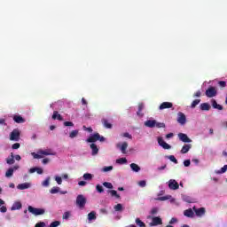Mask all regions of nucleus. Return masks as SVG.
I'll return each mask as SVG.
<instances>
[{
	"instance_id": "obj_1",
	"label": "nucleus",
	"mask_w": 227,
	"mask_h": 227,
	"mask_svg": "<svg viewBox=\"0 0 227 227\" xmlns=\"http://www.w3.org/2000/svg\"><path fill=\"white\" fill-rule=\"evenodd\" d=\"M97 141L104 143V141H106V137H101L98 133H94L89 138L86 139V143H97Z\"/></svg>"
},
{
	"instance_id": "obj_2",
	"label": "nucleus",
	"mask_w": 227,
	"mask_h": 227,
	"mask_svg": "<svg viewBox=\"0 0 227 227\" xmlns=\"http://www.w3.org/2000/svg\"><path fill=\"white\" fill-rule=\"evenodd\" d=\"M87 200L84 195L80 194L76 197V205L79 207V208H84L86 207Z\"/></svg>"
},
{
	"instance_id": "obj_3",
	"label": "nucleus",
	"mask_w": 227,
	"mask_h": 227,
	"mask_svg": "<svg viewBox=\"0 0 227 227\" xmlns=\"http://www.w3.org/2000/svg\"><path fill=\"white\" fill-rule=\"evenodd\" d=\"M28 212L33 214V215H43L45 214V209L33 207V206H28Z\"/></svg>"
},
{
	"instance_id": "obj_4",
	"label": "nucleus",
	"mask_w": 227,
	"mask_h": 227,
	"mask_svg": "<svg viewBox=\"0 0 227 227\" xmlns=\"http://www.w3.org/2000/svg\"><path fill=\"white\" fill-rule=\"evenodd\" d=\"M19 139H20V131H19V129H13L10 134V140L19 141Z\"/></svg>"
},
{
	"instance_id": "obj_5",
	"label": "nucleus",
	"mask_w": 227,
	"mask_h": 227,
	"mask_svg": "<svg viewBox=\"0 0 227 227\" xmlns=\"http://www.w3.org/2000/svg\"><path fill=\"white\" fill-rule=\"evenodd\" d=\"M158 145L161 146L164 150H171V145H169L166 141H164V138L162 137H158Z\"/></svg>"
},
{
	"instance_id": "obj_6",
	"label": "nucleus",
	"mask_w": 227,
	"mask_h": 227,
	"mask_svg": "<svg viewBox=\"0 0 227 227\" xmlns=\"http://www.w3.org/2000/svg\"><path fill=\"white\" fill-rule=\"evenodd\" d=\"M215 95H217V90H215V87H209L206 90V96L208 98H213V97H215Z\"/></svg>"
},
{
	"instance_id": "obj_7",
	"label": "nucleus",
	"mask_w": 227,
	"mask_h": 227,
	"mask_svg": "<svg viewBox=\"0 0 227 227\" xmlns=\"http://www.w3.org/2000/svg\"><path fill=\"white\" fill-rule=\"evenodd\" d=\"M177 122H179L180 125H185V123H187V117H185V114L182 112L177 114Z\"/></svg>"
},
{
	"instance_id": "obj_8",
	"label": "nucleus",
	"mask_w": 227,
	"mask_h": 227,
	"mask_svg": "<svg viewBox=\"0 0 227 227\" xmlns=\"http://www.w3.org/2000/svg\"><path fill=\"white\" fill-rule=\"evenodd\" d=\"M150 226H160L162 224V218L160 216L152 217V223H149Z\"/></svg>"
},
{
	"instance_id": "obj_9",
	"label": "nucleus",
	"mask_w": 227,
	"mask_h": 227,
	"mask_svg": "<svg viewBox=\"0 0 227 227\" xmlns=\"http://www.w3.org/2000/svg\"><path fill=\"white\" fill-rule=\"evenodd\" d=\"M168 187L171 189V191H176L177 189L180 188V184L176 182V180L170 179L168 181Z\"/></svg>"
},
{
	"instance_id": "obj_10",
	"label": "nucleus",
	"mask_w": 227,
	"mask_h": 227,
	"mask_svg": "<svg viewBox=\"0 0 227 227\" xmlns=\"http://www.w3.org/2000/svg\"><path fill=\"white\" fill-rule=\"evenodd\" d=\"M20 167L19 165L14 166L13 168H8V170L5 172L6 178H12L13 176V172L17 171Z\"/></svg>"
},
{
	"instance_id": "obj_11",
	"label": "nucleus",
	"mask_w": 227,
	"mask_h": 227,
	"mask_svg": "<svg viewBox=\"0 0 227 227\" xmlns=\"http://www.w3.org/2000/svg\"><path fill=\"white\" fill-rule=\"evenodd\" d=\"M193 210H194L197 217H203V215H205V214L207 212L205 207L196 208V207H193Z\"/></svg>"
},
{
	"instance_id": "obj_12",
	"label": "nucleus",
	"mask_w": 227,
	"mask_h": 227,
	"mask_svg": "<svg viewBox=\"0 0 227 227\" xmlns=\"http://www.w3.org/2000/svg\"><path fill=\"white\" fill-rule=\"evenodd\" d=\"M178 137L183 143H192V140L185 133H179Z\"/></svg>"
},
{
	"instance_id": "obj_13",
	"label": "nucleus",
	"mask_w": 227,
	"mask_h": 227,
	"mask_svg": "<svg viewBox=\"0 0 227 227\" xmlns=\"http://www.w3.org/2000/svg\"><path fill=\"white\" fill-rule=\"evenodd\" d=\"M173 107V103L171 102H163L160 105V111H163V109H171Z\"/></svg>"
},
{
	"instance_id": "obj_14",
	"label": "nucleus",
	"mask_w": 227,
	"mask_h": 227,
	"mask_svg": "<svg viewBox=\"0 0 227 227\" xmlns=\"http://www.w3.org/2000/svg\"><path fill=\"white\" fill-rule=\"evenodd\" d=\"M145 127H148L149 129H153L155 125H157V121L155 120H148L145 122Z\"/></svg>"
},
{
	"instance_id": "obj_15",
	"label": "nucleus",
	"mask_w": 227,
	"mask_h": 227,
	"mask_svg": "<svg viewBox=\"0 0 227 227\" xmlns=\"http://www.w3.org/2000/svg\"><path fill=\"white\" fill-rule=\"evenodd\" d=\"M36 172H37V175H43V168L35 167L29 169V173H36Z\"/></svg>"
},
{
	"instance_id": "obj_16",
	"label": "nucleus",
	"mask_w": 227,
	"mask_h": 227,
	"mask_svg": "<svg viewBox=\"0 0 227 227\" xmlns=\"http://www.w3.org/2000/svg\"><path fill=\"white\" fill-rule=\"evenodd\" d=\"M22 208V203L20 201H16L13 203L11 210H20Z\"/></svg>"
},
{
	"instance_id": "obj_17",
	"label": "nucleus",
	"mask_w": 227,
	"mask_h": 227,
	"mask_svg": "<svg viewBox=\"0 0 227 227\" xmlns=\"http://www.w3.org/2000/svg\"><path fill=\"white\" fill-rule=\"evenodd\" d=\"M211 104L214 109H217L218 111H223V106L217 104V101H215V99H212Z\"/></svg>"
},
{
	"instance_id": "obj_18",
	"label": "nucleus",
	"mask_w": 227,
	"mask_h": 227,
	"mask_svg": "<svg viewBox=\"0 0 227 227\" xmlns=\"http://www.w3.org/2000/svg\"><path fill=\"white\" fill-rule=\"evenodd\" d=\"M13 121L15 123H24V121H26V120L20 115H14Z\"/></svg>"
},
{
	"instance_id": "obj_19",
	"label": "nucleus",
	"mask_w": 227,
	"mask_h": 227,
	"mask_svg": "<svg viewBox=\"0 0 227 227\" xmlns=\"http://www.w3.org/2000/svg\"><path fill=\"white\" fill-rule=\"evenodd\" d=\"M52 120H59V121H63V117L58 111H54L52 114Z\"/></svg>"
},
{
	"instance_id": "obj_20",
	"label": "nucleus",
	"mask_w": 227,
	"mask_h": 227,
	"mask_svg": "<svg viewBox=\"0 0 227 227\" xmlns=\"http://www.w3.org/2000/svg\"><path fill=\"white\" fill-rule=\"evenodd\" d=\"M184 215L185 217H194V211L192 208L186 209L184 211Z\"/></svg>"
},
{
	"instance_id": "obj_21",
	"label": "nucleus",
	"mask_w": 227,
	"mask_h": 227,
	"mask_svg": "<svg viewBox=\"0 0 227 227\" xmlns=\"http://www.w3.org/2000/svg\"><path fill=\"white\" fill-rule=\"evenodd\" d=\"M130 168L132 169V171H134L135 173H139V171H141V167H139V165L136 164V163H131L130 164Z\"/></svg>"
},
{
	"instance_id": "obj_22",
	"label": "nucleus",
	"mask_w": 227,
	"mask_h": 227,
	"mask_svg": "<svg viewBox=\"0 0 227 227\" xmlns=\"http://www.w3.org/2000/svg\"><path fill=\"white\" fill-rule=\"evenodd\" d=\"M191 148H192L191 144L184 145L181 149V153H187Z\"/></svg>"
},
{
	"instance_id": "obj_23",
	"label": "nucleus",
	"mask_w": 227,
	"mask_h": 227,
	"mask_svg": "<svg viewBox=\"0 0 227 227\" xmlns=\"http://www.w3.org/2000/svg\"><path fill=\"white\" fill-rule=\"evenodd\" d=\"M90 150H92L91 155L98 154V147L95 144L90 145Z\"/></svg>"
},
{
	"instance_id": "obj_24",
	"label": "nucleus",
	"mask_w": 227,
	"mask_h": 227,
	"mask_svg": "<svg viewBox=\"0 0 227 227\" xmlns=\"http://www.w3.org/2000/svg\"><path fill=\"white\" fill-rule=\"evenodd\" d=\"M17 189H20V191H24L25 189H29V183L20 184L17 186Z\"/></svg>"
},
{
	"instance_id": "obj_25",
	"label": "nucleus",
	"mask_w": 227,
	"mask_h": 227,
	"mask_svg": "<svg viewBox=\"0 0 227 227\" xmlns=\"http://www.w3.org/2000/svg\"><path fill=\"white\" fill-rule=\"evenodd\" d=\"M102 123L106 129H113V124L107 119H102Z\"/></svg>"
},
{
	"instance_id": "obj_26",
	"label": "nucleus",
	"mask_w": 227,
	"mask_h": 227,
	"mask_svg": "<svg viewBox=\"0 0 227 227\" xmlns=\"http://www.w3.org/2000/svg\"><path fill=\"white\" fill-rule=\"evenodd\" d=\"M38 153H40V155H54V153H52V150H51V149H47L45 151L41 150V151H39Z\"/></svg>"
},
{
	"instance_id": "obj_27",
	"label": "nucleus",
	"mask_w": 227,
	"mask_h": 227,
	"mask_svg": "<svg viewBox=\"0 0 227 227\" xmlns=\"http://www.w3.org/2000/svg\"><path fill=\"white\" fill-rule=\"evenodd\" d=\"M120 148L121 153H127V148H129V144L127 142H123Z\"/></svg>"
},
{
	"instance_id": "obj_28",
	"label": "nucleus",
	"mask_w": 227,
	"mask_h": 227,
	"mask_svg": "<svg viewBox=\"0 0 227 227\" xmlns=\"http://www.w3.org/2000/svg\"><path fill=\"white\" fill-rule=\"evenodd\" d=\"M201 111H210V104L208 103H202L200 105Z\"/></svg>"
},
{
	"instance_id": "obj_29",
	"label": "nucleus",
	"mask_w": 227,
	"mask_h": 227,
	"mask_svg": "<svg viewBox=\"0 0 227 227\" xmlns=\"http://www.w3.org/2000/svg\"><path fill=\"white\" fill-rule=\"evenodd\" d=\"M95 219H97V213H95V211H91L90 213L88 214L89 221H93Z\"/></svg>"
},
{
	"instance_id": "obj_30",
	"label": "nucleus",
	"mask_w": 227,
	"mask_h": 227,
	"mask_svg": "<svg viewBox=\"0 0 227 227\" xmlns=\"http://www.w3.org/2000/svg\"><path fill=\"white\" fill-rule=\"evenodd\" d=\"M72 213L70 211H66L62 215V219L68 221V219H70Z\"/></svg>"
},
{
	"instance_id": "obj_31",
	"label": "nucleus",
	"mask_w": 227,
	"mask_h": 227,
	"mask_svg": "<svg viewBox=\"0 0 227 227\" xmlns=\"http://www.w3.org/2000/svg\"><path fill=\"white\" fill-rule=\"evenodd\" d=\"M6 162L9 165L15 164V156H13V153H11V158L7 159Z\"/></svg>"
},
{
	"instance_id": "obj_32",
	"label": "nucleus",
	"mask_w": 227,
	"mask_h": 227,
	"mask_svg": "<svg viewBox=\"0 0 227 227\" xmlns=\"http://www.w3.org/2000/svg\"><path fill=\"white\" fill-rule=\"evenodd\" d=\"M109 193H111V196L113 198H117V200H120V194H118V192H116L115 190H110L108 191Z\"/></svg>"
},
{
	"instance_id": "obj_33",
	"label": "nucleus",
	"mask_w": 227,
	"mask_h": 227,
	"mask_svg": "<svg viewBox=\"0 0 227 227\" xmlns=\"http://www.w3.org/2000/svg\"><path fill=\"white\" fill-rule=\"evenodd\" d=\"M77 136H79V130L77 129L71 131L69 134V137L71 139H74V137H77Z\"/></svg>"
},
{
	"instance_id": "obj_34",
	"label": "nucleus",
	"mask_w": 227,
	"mask_h": 227,
	"mask_svg": "<svg viewBox=\"0 0 227 227\" xmlns=\"http://www.w3.org/2000/svg\"><path fill=\"white\" fill-rule=\"evenodd\" d=\"M135 222H136L137 226L146 227V224L143 221H141V219H139V218H137Z\"/></svg>"
},
{
	"instance_id": "obj_35",
	"label": "nucleus",
	"mask_w": 227,
	"mask_h": 227,
	"mask_svg": "<svg viewBox=\"0 0 227 227\" xmlns=\"http://www.w3.org/2000/svg\"><path fill=\"white\" fill-rule=\"evenodd\" d=\"M83 180H93V174H90V173H85L83 175Z\"/></svg>"
},
{
	"instance_id": "obj_36",
	"label": "nucleus",
	"mask_w": 227,
	"mask_h": 227,
	"mask_svg": "<svg viewBox=\"0 0 227 227\" xmlns=\"http://www.w3.org/2000/svg\"><path fill=\"white\" fill-rule=\"evenodd\" d=\"M51 194H58L59 192V187L54 186L50 190Z\"/></svg>"
},
{
	"instance_id": "obj_37",
	"label": "nucleus",
	"mask_w": 227,
	"mask_h": 227,
	"mask_svg": "<svg viewBox=\"0 0 227 227\" xmlns=\"http://www.w3.org/2000/svg\"><path fill=\"white\" fill-rule=\"evenodd\" d=\"M227 171V165H224L220 170L216 171L217 175H223V173H226Z\"/></svg>"
},
{
	"instance_id": "obj_38",
	"label": "nucleus",
	"mask_w": 227,
	"mask_h": 227,
	"mask_svg": "<svg viewBox=\"0 0 227 227\" xmlns=\"http://www.w3.org/2000/svg\"><path fill=\"white\" fill-rule=\"evenodd\" d=\"M114 208L115 212H121V210H123V206L121 204H117Z\"/></svg>"
},
{
	"instance_id": "obj_39",
	"label": "nucleus",
	"mask_w": 227,
	"mask_h": 227,
	"mask_svg": "<svg viewBox=\"0 0 227 227\" xmlns=\"http://www.w3.org/2000/svg\"><path fill=\"white\" fill-rule=\"evenodd\" d=\"M117 164H127V158H120L116 160Z\"/></svg>"
},
{
	"instance_id": "obj_40",
	"label": "nucleus",
	"mask_w": 227,
	"mask_h": 227,
	"mask_svg": "<svg viewBox=\"0 0 227 227\" xmlns=\"http://www.w3.org/2000/svg\"><path fill=\"white\" fill-rule=\"evenodd\" d=\"M155 127H157V129H166V124L164 122L156 121Z\"/></svg>"
},
{
	"instance_id": "obj_41",
	"label": "nucleus",
	"mask_w": 227,
	"mask_h": 227,
	"mask_svg": "<svg viewBox=\"0 0 227 227\" xmlns=\"http://www.w3.org/2000/svg\"><path fill=\"white\" fill-rule=\"evenodd\" d=\"M200 102H201L200 99H195L192 101V105H191V107L192 109H194V107H196V106H198V104H200Z\"/></svg>"
},
{
	"instance_id": "obj_42",
	"label": "nucleus",
	"mask_w": 227,
	"mask_h": 227,
	"mask_svg": "<svg viewBox=\"0 0 227 227\" xmlns=\"http://www.w3.org/2000/svg\"><path fill=\"white\" fill-rule=\"evenodd\" d=\"M96 191H98L99 192V194H102V192H104V187H102V185H100V184H97Z\"/></svg>"
},
{
	"instance_id": "obj_43",
	"label": "nucleus",
	"mask_w": 227,
	"mask_h": 227,
	"mask_svg": "<svg viewBox=\"0 0 227 227\" xmlns=\"http://www.w3.org/2000/svg\"><path fill=\"white\" fill-rule=\"evenodd\" d=\"M144 108H145V106L143 104L138 105V111L137 112V114L138 116H141V111H143Z\"/></svg>"
},
{
	"instance_id": "obj_44",
	"label": "nucleus",
	"mask_w": 227,
	"mask_h": 227,
	"mask_svg": "<svg viewBox=\"0 0 227 227\" xmlns=\"http://www.w3.org/2000/svg\"><path fill=\"white\" fill-rule=\"evenodd\" d=\"M104 187H106V189H113V184L109 183V182H104L103 183Z\"/></svg>"
},
{
	"instance_id": "obj_45",
	"label": "nucleus",
	"mask_w": 227,
	"mask_h": 227,
	"mask_svg": "<svg viewBox=\"0 0 227 227\" xmlns=\"http://www.w3.org/2000/svg\"><path fill=\"white\" fill-rule=\"evenodd\" d=\"M50 182H51V177L46 178V179L43 182V187H49Z\"/></svg>"
},
{
	"instance_id": "obj_46",
	"label": "nucleus",
	"mask_w": 227,
	"mask_h": 227,
	"mask_svg": "<svg viewBox=\"0 0 227 227\" xmlns=\"http://www.w3.org/2000/svg\"><path fill=\"white\" fill-rule=\"evenodd\" d=\"M59 224H61V222H59V221H54V222H52V223L50 224L49 227H58V226H59Z\"/></svg>"
},
{
	"instance_id": "obj_47",
	"label": "nucleus",
	"mask_w": 227,
	"mask_h": 227,
	"mask_svg": "<svg viewBox=\"0 0 227 227\" xmlns=\"http://www.w3.org/2000/svg\"><path fill=\"white\" fill-rule=\"evenodd\" d=\"M102 171H103L104 173H107V171H113V166L104 167V168H102Z\"/></svg>"
},
{
	"instance_id": "obj_48",
	"label": "nucleus",
	"mask_w": 227,
	"mask_h": 227,
	"mask_svg": "<svg viewBox=\"0 0 227 227\" xmlns=\"http://www.w3.org/2000/svg\"><path fill=\"white\" fill-rule=\"evenodd\" d=\"M168 159H169V160H171V162H174V164L178 163V160H176V158L174 155L168 156Z\"/></svg>"
},
{
	"instance_id": "obj_49",
	"label": "nucleus",
	"mask_w": 227,
	"mask_h": 227,
	"mask_svg": "<svg viewBox=\"0 0 227 227\" xmlns=\"http://www.w3.org/2000/svg\"><path fill=\"white\" fill-rule=\"evenodd\" d=\"M55 181L57 182V184H58L59 185H61V184H63V179L61 178V176H55Z\"/></svg>"
},
{
	"instance_id": "obj_50",
	"label": "nucleus",
	"mask_w": 227,
	"mask_h": 227,
	"mask_svg": "<svg viewBox=\"0 0 227 227\" xmlns=\"http://www.w3.org/2000/svg\"><path fill=\"white\" fill-rule=\"evenodd\" d=\"M12 150H19L20 148V143H15L12 146Z\"/></svg>"
},
{
	"instance_id": "obj_51",
	"label": "nucleus",
	"mask_w": 227,
	"mask_h": 227,
	"mask_svg": "<svg viewBox=\"0 0 227 227\" xmlns=\"http://www.w3.org/2000/svg\"><path fill=\"white\" fill-rule=\"evenodd\" d=\"M138 185H139V187H146V181L142 180V181L138 182Z\"/></svg>"
},
{
	"instance_id": "obj_52",
	"label": "nucleus",
	"mask_w": 227,
	"mask_h": 227,
	"mask_svg": "<svg viewBox=\"0 0 227 227\" xmlns=\"http://www.w3.org/2000/svg\"><path fill=\"white\" fill-rule=\"evenodd\" d=\"M218 84H219L220 88H226V82H224V81L218 82Z\"/></svg>"
},
{
	"instance_id": "obj_53",
	"label": "nucleus",
	"mask_w": 227,
	"mask_h": 227,
	"mask_svg": "<svg viewBox=\"0 0 227 227\" xmlns=\"http://www.w3.org/2000/svg\"><path fill=\"white\" fill-rule=\"evenodd\" d=\"M122 137H128L129 139H132V135H129V132L122 133Z\"/></svg>"
},
{
	"instance_id": "obj_54",
	"label": "nucleus",
	"mask_w": 227,
	"mask_h": 227,
	"mask_svg": "<svg viewBox=\"0 0 227 227\" xmlns=\"http://www.w3.org/2000/svg\"><path fill=\"white\" fill-rule=\"evenodd\" d=\"M175 223H178V219L173 217V218L170 219V221L168 223H169L168 225L175 224Z\"/></svg>"
},
{
	"instance_id": "obj_55",
	"label": "nucleus",
	"mask_w": 227,
	"mask_h": 227,
	"mask_svg": "<svg viewBox=\"0 0 227 227\" xmlns=\"http://www.w3.org/2000/svg\"><path fill=\"white\" fill-rule=\"evenodd\" d=\"M184 166L189 168L191 166V160H186L184 161Z\"/></svg>"
},
{
	"instance_id": "obj_56",
	"label": "nucleus",
	"mask_w": 227,
	"mask_h": 227,
	"mask_svg": "<svg viewBox=\"0 0 227 227\" xmlns=\"http://www.w3.org/2000/svg\"><path fill=\"white\" fill-rule=\"evenodd\" d=\"M65 127H74V122L72 121H65L64 122Z\"/></svg>"
},
{
	"instance_id": "obj_57",
	"label": "nucleus",
	"mask_w": 227,
	"mask_h": 227,
	"mask_svg": "<svg viewBox=\"0 0 227 227\" xmlns=\"http://www.w3.org/2000/svg\"><path fill=\"white\" fill-rule=\"evenodd\" d=\"M32 155H33L34 159H42V157H43L40 153L37 154L35 153H32Z\"/></svg>"
},
{
	"instance_id": "obj_58",
	"label": "nucleus",
	"mask_w": 227,
	"mask_h": 227,
	"mask_svg": "<svg viewBox=\"0 0 227 227\" xmlns=\"http://www.w3.org/2000/svg\"><path fill=\"white\" fill-rule=\"evenodd\" d=\"M157 212H159V208H157V207H153V208L151 210L152 215H155V214H157Z\"/></svg>"
},
{
	"instance_id": "obj_59",
	"label": "nucleus",
	"mask_w": 227,
	"mask_h": 227,
	"mask_svg": "<svg viewBox=\"0 0 227 227\" xmlns=\"http://www.w3.org/2000/svg\"><path fill=\"white\" fill-rule=\"evenodd\" d=\"M8 208H6L5 206H2L0 207V212H2L3 214H5V212H7Z\"/></svg>"
},
{
	"instance_id": "obj_60",
	"label": "nucleus",
	"mask_w": 227,
	"mask_h": 227,
	"mask_svg": "<svg viewBox=\"0 0 227 227\" xmlns=\"http://www.w3.org/2000/svg\"><path fill=\"white\" fill-rule=\"evenodd\" d=\"M35 227H45V223L40 222L35 224Z\"/></svg>"
},
{
	"instance_id": "obj_61",
	"label": "nucleus",
	"mask_w": 227,
	"mask_h": 227,
	"mask_svg": "<svg viewBox=\"0 0 227 227\" xmlns=\"http://www.w3.org/2000/svg\"><path fill=\"white\" fill-rule=\"evenodd\" d=\"M86 181H80L79 183H78V185H80V187H84V185H86Z\"/></svg>"
},
{
	"instance_id": "obj_62",
	"label": "nucleus",
	"mask_w": 227,
	"mask_h": 227,
	"mask_svg": "<svg viewBox=\"0 0 227 227\" xmlns=\"http://www.w3.org/2000/svg\"><path fill=\"white\" fill-rule=\"evenodd\" d=\"M84 130H87V132H93V129L91 128H86V126H83Z\"/></svg>"
},
{
	"instance_id": "obj_63",
	"label": "nucleus",
	"mask_w": 227,
	"mask_h": 227,
	"mask_svg": "<svg viewBox=\"0 0 227 227\" xmlns=\"http://www.w3.org/2000/svg\"><path fill=\"white\" fill-rule=\"evenodd\" d=\"M43 164H49V159L48 158H44L43 160Z\"/></svg>"
},
{
	"instance_id": "obj_64",
	"label": "nucleus",
	"mask_w": 227,
	"mask_h": 227,
	"mask_svg": "<svg viewBox=\"0 0 227 227\" xmlns=\"http://www.w3.org/2000/svg\"><path fill=\"white\" fill-rule=\"evenodd\" d=\"M100 213H101V214H107V209H106V208H101V209H100Z\"/></svg>"
}]
</instances>
